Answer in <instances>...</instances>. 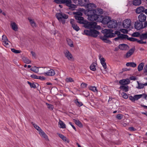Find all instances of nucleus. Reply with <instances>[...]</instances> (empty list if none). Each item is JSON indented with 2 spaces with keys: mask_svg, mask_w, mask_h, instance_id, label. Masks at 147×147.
Returning <instances> with one entry per match:
<instances>
[{
  "mask_svg": "<svg viewBox=\"0 0 147 147\" xmlns=\"http://www.w3.org/2000/svg\"><path fill=\"white\" fill-rule=\"evenodd\" d=\"M2 40L3 41V44L4 45L7 46L9 45L8 39L7 36L5 35H3L2 36Z\"/></svg>",
  "mask_w": 147,
  "mask_h": 147,
  "instance_id": "14",
  "label": "nucleus"
},
{
  "mask_svg": "<svg viewBox=\"0 0 147 147\" xmlns=\"http://www.w3.org/2000/svg\"><path fill=\"white\" fill-rule=\"evenodd\" d=\"M116 117L118 119L121 120L123 118V115L121 114H118L117 115Z\"/></svg>",
  "mask_w": 147,
  "mask_h": 147,
  "instance_id": "51",
  "label": "nucleus"
},
{
  "mask_svg": "<svg viewBox=\"0 0 147 147\" xmlns=\"http://www.w3.org/2000/svg\"><path fill=\"white\" fill-rule=\"evenodd\" d=\"M11 50L12 52L15 53H19L21 52L20 50H16L14 49H11Z\"/></svg>",
  "mask_w": 147,
  "mask_h": 147,
  "instance_id": "46",
  "label": "nucleus"
},
{
  "mask_svg": "<svg viewBox=\"0 0 147 147\" xmlns=\"http://www.w3.org/2000/svg\"><path fill=\"white\" fill-rule=\"evenodd\" d=\"M56 16L59 21L63 24H64L65 23V19H67L68 17L67 15L62 12L56 13Z\"/></svg>",
  "mask_w": 147,
  "mask_h": 147,
  "instance_id": "3",
  "label": "nucleus"
},
{
  "mask_svg": "<svg viewBox=\"0 0 147 147\" xmlns=\"http://www.w3.org/2000/svg\"><path fill=\"white\" fill-rule=\"evenodd\" d=\"M140 39L146 40L147 39V32L140 34Z\"/></svg>",
  "mask_w": 147,
  "mask_h": 147,
  "instance_id": "27",
  "label": "nucleus"
},
{
  "mask_svg": "<svg viewBox=\"0 0 147 147\" xmlns=\"http://www.w3.org/2000/svg\"><path fill=\"white\" fill-rule=\"evenodd\" d=\"M70 23L71 24L72 27L74 30L77 31H78L79 30L80 28L75 23V21L74 19H71Z\"/></svg>",
  "mask_w": 147,
  "mask_h": 147,
  "instance_id": "12",
  "label": "nucleus"
},
{
  "mask_svg": "<svg viewBox=\"0 0 147 147\" xmlns=\"http://www.w3.org/2000/svg\"><path fill=\"white\" fill-rule=\"evenodd\" d=\"M141 3V0H133V5L135 6H138Z\"/></svg>",
  "mask_w": 147,
  "mask_h": 147,
  "instance_id": "26",
  "label": "nucleus"
},
{
  "mask_svg": "<svg viewBox=\"0 0 147 147\" xmlns=\"http://www.w3.org/2000/svg\"><path fill=\"white\" fill-rule=\"evenodd\" d=\"M11 26L13 30L15 31H17L18 29V26L15 22H11Z\"/></svg>",
  "mask_w": 147,
  "mask_h": 147,
  "instance_id": "19",
  "label": "nucleus"
},
{
  "mask_svg": "<svg viewBox=\"0 0 147 147\" xmlns=\"http://www.w3.org/2000/svg\"><path fill=\"white\" fill-rule=\"evenodd\" d=\"M30 77L31 78L35 79H38V76L34 74L31 75Z\"/></svg>",
  "mask_w": 147,
  "mask_h": 147,
  "instance_id": "55",
  "label": "nucleus"
},
{
  "mask_svg": "<svg viewBox=\"0 0 147 147\" xmlns=\"http://www.w3.org/2000/svg\"><path fill=\"white\" fill-rule=\"evenodd\" d=\"M78 3L81 6L83 5V4L82 3V2L81 0H78L76 2V3Z\"/></svg>",
  "mask_w": 147,
  "mask_h": 147,
  "instance_id": "54",
  "label": "nucleus"
},
{
  "mask_svg": "<svg viewBox=\"0 0 147 147\" xmlns=\"http://www.w3.org/2000/svg\"><path fill=\"white\" fill-rule=\"evenodd\" d=\"M121 94L123 98L125 99H127L128 98V96L125 93L123 92Z\"/></svg>",
  "mask_w": 147,
  "mask_h": 147,
  "instance_id": "50",
  "label": "nucleus"
},
{
  "mask_svg": "<svg viewBox=\"0 0 147 147\" xmlns=\"http://www.w3.org/2000/svg\"><path fill=\"white\" fill-rule=\"evenodd\" d=\"M130 82L129 79L128 78L123 79L119 81V83L121 85H126L129 84Z\"/></svg>",
  "mask_w": 147,
  "mask_h": 147,
  "instance_id": "11",
  "label": "nucleus"
},
{
  "mask_svg": "<svg viewBox=\"0 0 147 147\" xmlns=\"http://www.w3.org/2000/svg\"><path fill=\"white\" fill-rule=\"evenodd\" d=\"M144 39H140V40H138L137 42L140 44H146V43L147 42L146 41H144L143 40Z\"/></svg>",
  "mask_w": 147,
  "mask_h": 147,
  "instance_id": "48",
  "label": "nucleus"
},
{
  "mask_svg": "<svg viewBox=\"0 0 147 147\" xmlns=\"http://www.w3.org/2000/svg\"><path fill=\"white\" fill-rule=\"evenodd\" d=\"M67 41L68 44L71 47H73L74 45L72 41L69 38L67 39Z\"/></svg>",
  "mask_w": 147,
  "mask_h": 147,
  "instance_id": "33",
  "label": "nucleus"
},
{
  "mask_svg": "<svg viewBox=\"0 0 147 147\" xmlns=\"http://www.w3.org/2000/svg\"><path fill=\"white\" fill-rule=\"evenodd\" d=\"M127 66H130L133 67H135L136 66V64L134 62L127 63L126 64Z\"/></svg>",
  "mask_w": 147,
  "mask_h": 147,
  "instance_id": "28",
  "label": "nucleus"
},
{
  "mask_svg": "<svg viewBox=\"0 0 147 147\" xmlns=\"http://www.w3.org/2000/svg\"><path fill=\"white\" fill-rule=\"evenodd\" d=\"M123 27L125 28H129L131 25V20L129 19L125 20L123 22Z\"/></svg>",
  "mask_w": 147,
  "mask_h": 147,
  "instance_id": "8",
  "label": "nucleus"
},
{
  "mask_svg": "<svg viewBox=\"0 0 147 147\" xmlns=\"http://www.w3.org/2000/svg\"><path fill=\"white\" fill-rule=\"evenodd\" d=\"M96 22H88L84 25V26L87 28H97L100 29V27L99 26H97Z\"/></svg>",
  "mask_w": 147,
  "mask_h": 147,
  "instance_id": "5",
  "label": "nucleus"
},
{
  "mask_svg": "<svg viewBox=\"0 0 147 147\" xmlns=\"http://www.w3.org/2000/svg\"><path fill=\"white\" fill-rule=\"evenodd\" d=\"M38 79H40L41 80H45L46 78L43 76H38Z\"/></svg>",
  "mask_w": 147,
  "mask_h": 147,
  "instance_id": "56",
  "label": "nucleus"
},
{
  "mask_svg": "<svg viewBox=\"0 0 147 147\" xmlns=\"http://www.w3.org/2000/svg\"><path fill=\"white\" fill-rule=\"evenodd\" d=\"M138 86L136 88L138 89H140L144 88V87L143 84L140 83L138 81H137Z\"/></svg>",
  "mask_w": 147,
  "mask_h": 147,
  "instance_id": "40",
  "label": "nucleus"
},
{
  "mask_svg": "<svg viewBox=\"0 0 147 147\" xmlns=\"http://www.w3.org/2000/svg\"><path fill=\"white\" fill-rule=\"evenodd\" d=\"M89 89L94 92H97L96 88L95 86H90L88 87Z\"/></svg>",
  "mask_w": 147,
  "mask_h": 147,
  "instance_id": "38",
  "label": "nucleus"
},
{
  "mask_svg": "<svg viewBox=\"0 0 147 147\" xmlns=\"http://www.w3.org/2000/svg\"><path fill=\"white\" fill-rule=\"evenodd\" d=\"M117 25V21L115 20H110L107 25L108 27L109 28H115Z\"/></svg>",
  "mask_w": 147,
  "mask_h": 147,
  "instance_id": "6",
  "label": "nucleus"
},
{
  "mask_svg": "<svg viewBox=\"0 0 147 147\" xmlns=\"http://www.w3.org/2000/svg\"><path fill=\"white\" fill-rule=\"evenodd\" d=\"M30 87L31 88H35L36 87V86L35 84L34 83H33L32 85H31Z\"/></svg>",
  "mask_w": 147,
  "mask_h": 147,
  "instance_id": "64",
  "label": "nucleus"
},
{
  "mask_svg": "<svg viewBox=\"0 0 147 147\" xmlns=\"http://www.w3.org/2000/svg\"><path fill=\"white\" fill-rule=\"evenodd\" d=\"M140 34L138 32H134L132 34V36L135 37H140Z\"/></svg>",
  "mask_w": 147,
  "mask_h": 147,
  "instance_id": "45",
  "label": "nucleus"
},
{
  "mask_svg": "<svg viewBox=\"0 0 147 147\" xmlns=\"http://www.w3.org/2000/svg\"><path fill=\"white\" fill-rule=\"evenodd\" d=\"M100 38L102 40L105 42V41H109L107 39L108 38L107 37L105 36V34H104L103 36H100Z\"/></svg>",
  "mask_w": 147,
  "mask_h": 147,
  "instance_id": "37",
  "label": "nucleus"
},
{
  "mask_svg": "<svg viewBox=\"0 0 147 147\" xmlns=\"http://www.w3.org/2000/svg\"><path fill=\"white\" fill-rule=\"evenodd\" d=\"M55 72L52 69H50L45 73V76H53L55 75Z\"/></svg>",
  "mask_w": 147,
  "mask_h": 147,
  "instance_id": "15",
  "label": "nucleus"
},
{
  "mask_svg": "<svg viewBox=\"0 0 147 147\" xmlns=\"http://www.w3.org/2000/svg\"><path fill=\"white\" fill-rule=\"evenodd\" d=\"M129 129L130 131H133L135 129L133 127H130L129 128Z\"/></svg>",
  "mask_w": 147,
  "mask_h": 147,
  "instance_id": "63",
  "label": "nucleus"
},
{
  "mask_svg": "<svg viewBox=\"0 0 147 147\" xmlns=\"http://www.w3.org/2000/svg\"><path fill=\"white\" fill-rule=\"evenodd\" d=\"M46 104L47 106V107L48 108H49V109L51 110H52L53 109L54 107L52 105L50 104H49L47 103H46Z\"/></svg>",
  "mask_w": 147,
  "mask_h": 147,
  "instance_id": "42",
  "label": "nucleus"
},
{
  "mask_svg": "<svg viewBox=\"0 0 147 147\" xmlns=\"http://www.w3.org/2000/svg\"><path fill=\"white\" fill-rule=\"evenodd\" d=\"M74 121L75 123L80 127H82V125L79 120L74 119Z\"/></svg>",
  "mask_w": 147,
  "mask_h": 147,
  "instance_id": "34",
  "label": "nucleus"
},
{
  "mask_svg": "<svg viewBox=\"0 0 147 147\" xmlns=\"http://www.w3.org/2000/svg\"><path fill=\"white\" fill-rule=\"evenodd\" d=\"M102 33L105 34L107 38H111L115 36V34L113 33V30L111 29H105L101 31Z\"/></svg>",
  "mask_w": 147,
  "mask_h": 147,
  "instance_id": "4",
  "label": "nucleus"
},
{
  "mask_svg": "<svg viewBox=\"0 0 147 147\" xmlns=\"http://www.w3.org/2000/svg\"><path fill=\"white\" fill-rule=\"evenodd\" d=\"M39 68L36 66L30 68V70L35 73H38L39 70Z\"/></svg>",
  "mask_w": 147,
  "mask_h": 147,
  "instance_id": "30",
  "label": "nucleus"
},
{
  "mask_svg": "<svg viewBox=\"0 0 147 147\" xmlns=\"http://www.w3.org/2000/svg\"><path fill=\"white\" fill-rule=\"evenodd\" d=\"M61 2L63 3L66 4V5L69 7L71 3V0H61Z\"/></svg>",
  "mask_w": 147,
  "mask_h": 147,
  "instance_id": "25",
  "label": "nucleus"
},
{
  "mask_svg": "<svg viewBox=\"0 0 147 147\" xmlns=\"http://www.w3.org/2000/svg\"><path fill=\"white\" fill-rule=\"evenodd\" d=\"M124 36H127V39L130 41L133 42L136 41L137 42L138 39L136 38H134L132 37L128 38V36H127V35H124Z\"/></svg>",
  "mask_w": 147,
  "mask_h": 147,
  "instance_id": "32",
  "label": "nucleus"
},
{
  "mask_svg": "<svg viewBox=\"0 0 147 147\" xmlns=\"http://www.w3.org/2000/svg\"><path fill=\"white\" fill-rule=\"evenodd\" d=\"M22 59L24 62L26 63L29 64L31 62V61L30 60L26 57H23L22 58Z\"/></svg>",
  "mask_w": 147,
  "mask_h": 147,
  "instance_id": "35",
  "label": "nucleus"
},
{
  "mask_svg": "<svg viewBox=\"0 0 147 147\" xmlns=\"http://www.w3.org/2000/svg\"><path fill=\"white\" fill-rule=\"evenodd\" d=\"M82 15V13L81 12H78L77 13L76 15V16H81Z\"/></svg>",
  "mask_w": 147,
  "mask_h": 147,
  "instance_id": "59",
  "label": "nucleus"
},
{
  "mask_svg": "<svg viewBox=\"0 0 147 147\" xmlns=\"http://www.w3.org/2000/svg\"><path fill=\"white\" fill-rule=\"evenodd\" d=\"M90 69L93 71H95L96 70V65L94 63L92 64L90 66Z\"/></svg>",
  "mask_w": 147,
  "mask_h": 147,
  "instance_id": "41",
  "label": "nucleus"
},
{
  "mask_svg": "<svg viewBox=\"0 0 147 147\" xmlns=\"http://www.w3.org/2000/svg\"><path fill=\"white\" fill-rule=\"evenodd\" d=\"M32 123V124L34 126V128L36 129L38 131H41V129H40V128L38 126H37L36 124H35L34 123Z\"/></svg>",
  "mask_w": 147,
  "mask_h": 147,
  "instance_id": "44",
  "label": "nucleus"
},
{
  "mask_svg": "<svg viewBox=\"0 0 147 147\" xmlns=\"http://www.w3.org/2000/svg\"><path fill=\"white\" fill-rule=\"evenodd\" d=\"M129 79L131 80H136V78L134 76H131L129 78Z\"/></svg>",
  "mask_w": 147,
  "mask_h": 147,
  "instance_id": "61",
  "label": "nucleus"
},
{
  "mask_svg": "<svg viewBox=\"0 0 147 147\" xmlns=\"http://www.w3.org/2000/svg\"><path fill=\"white\" fill-rule=\"evenodd\" d=\"M120 32L119 31H115V33H114V34H115V36L116 34L119 35L120 34Z\"/></svg>",
  "mask_w": 147,
  "mask_h": 147,
  "instance_id": "62",
  "label": "nucleus"
},
{
  "mask_svg": "<svg viewBox=\"0 0 147 147\" xmlns=\"http://www.w3.org/2000/svg\"><path fill=\"white\" fill-rule=\"evenodd\" d=\"M138 18L139 21L142 23L146 21V16L143 13H141L138 16Z\"/></svg>",
  "mask_w": 147,
  "mask_h": 147,
  "instance_id": "10",
  "label": "nucleus"
},
{
  "mask_svg": "<svg viewBox=\"0 0 147 147\" xmlns=\"http://www.w3.org/2000/svg\"><path fill=\"white\" fill-rule=\"evenodd\" d=\"M69 124L72 127H73V128L74 129V130L75 131H76V127H75L72 124V123L70 122H69Z\"/></svg>",
  "mask_w": 147,
  "mask_h": 147,
  "instance_id": "58",
  "label": "nucleus"
},
{
  "mask_svg": "<svg viewBox=\"0 0 147 147\" xmlns=\"http://www.w3.org/2000/svg\"><path fill=\"white\" fill-rule=\"evenodd\" d=\"M59 124L60 125V128H66L65 124L62 121L59 120Z\"/></svg>",
  "mask_w": 147,
  "mask_h": 147,
  "instance_id": "29",
  "label": "nucleus"
},
{
  "mask_svg": "<svg viewBox=\"0 0 147 147\" xmlns=\"http://www.w3.org/2000/svg\"><path fill=\"white\" fill-rule=\"evenodd\" d=\"M134 27L137 30H140L143 29L142 23L139 21H137L135 22Z\"/></svg>",
  "mask_w": 147,
  "mask_h": 147,
  "instance_id": "7",
  "label": "nucleus"
},
{
  "mask_svg": "<svg viewBox=\"0 0 147 147\" xmlns=\"http://www.w3.org/2000/svg\"><path fill=\"white\" fill-rule=\"evenodd\" d=\"M28 20L32 27L34 28L36 27V24L34 20L32 19L31 18H28Z\"/></svg>",
  "mask_w": 147,
  "mask_h": 147,
  "instance_id": "23",
  "label": "nucleus"
},
{
  "mask_svg": "<svg viewBox=\"0 0 147 147\" xmlns=\"http://www.w3.org/2000/svg\"><path fill=\"white\" fill-rule=\"evenodd\" d=\"M65 81L67 82H74L73 79L70 77L67 78L66 79Z\"/></svg>",
  "mask_w": 147,
  "mask_h": 147,
  "instance_id": "49",
  "label": "nucleus"
},
{
  "mask_svg": "<svg viewBox=\"0 0 147 147\" xmlns=\"http://www.w3.org/2000/svg\"><path fill=\"white\" fill-rule=\"evenodd\" d=\"M39 134L42 137L48 140V137L46 134L41 129V131H39Z\"/></svg>",
  "mask_w": 147,
  "mask_h": 147,
  "instance_id": "24",
  "label": "nucleus"
},
{
  "mask_svg": "<svg viewBox=\"0 0 147 147\" xmlns=\"http://www.w3.org/2000/svg\"><path fill=\"white\" fill-rule=\"evenodd\" d=\"M135 50L134 48H132L129 50V51L127 53L126 57L127 58H128L131 56Z\"/></svg>",
  "mask_w": 147,
  "mask_h": 147,
  "instance_id": "16",
  "label": "nucleus"
},
{
  "mask_svg": "<svg viewBox=\"0 0 147 147\" xmlns=\"http://www.w3.org/2000/svg\"><path fill=\"white\" fill-rule=\"evenodd\" d=\"M144 66V63H141L140 64H139L138 68V71H142L143 69Z\"/></svg>",
  "mask_w": 147,
  "mask_h": 147,
  "instance_id": "31",
  "label": "nucleus"
},
{
  "mask_svg": "<svg viewBox=\"0 0 147 147\" xmlns=\"http://www.w3.org/2000/svg\"><path fill=\"white\" fill-rule=\"evenodd\" d=\"M88 19L89 20L91 21L98 20L100 17L101 18L102 20V23L104 24H108L111 18L108 16H100V15L103 13V11L102 9L98 8L95 9H90L89 8Z\"/></svg>",
  "mask_w": 147,
  "mask_h": 147,
  "instance_id": "1",
  "label": "nucleus"
},
{
  "mask_svg": "<svg viewBox=\"0 0 147 147\" xmlns=\"http://www.w3.org/2000/svg\"><path fill=\"white\" fill-rule=\"evenodd\" d=\"M142 97V95L138 94L134 96L135 100H137L140 98Z\"/></svg>",
  "mask_w": 147,
  "mask_h": 147,
  "instance_id": "43",
  "label": "nucleus"
},
{
  "mask_svg": "<svg viewBox=\"0 0 147 147\" xmlns=\"http://www.w3.org/2000/svg\"><path fill=\"white\" fill-rule=\"evenodd\" d=\"M119 88L125 92H127L129 90V86L127 85H121Z\"/></svg>",
  "mask_w": 147,
  "mask_h": 147,
  "instance_id": "20",
  "label": "nucleus"
},
{
  "mask_svg": "<svg viewBox=\"0 0 147 147\" xmlns=\"http://www.w3.org/2000/svg\"><path fill=\"white\" fill-rule=\"evenodd\" d=\"M87 86V84H86L83 82L81 84L80 86L81 88H86Z\"/></svg>",
  "mask_w": 147,
  "mask_h": 147,
  "instance_id": "52",
  "label": "nucleus"
},
{
  "mask_svg": "<svg viewBox=\"0 0 147 147\" xmlns=\"http://www.w3.org/2000/svg\"><path fill=\"white\" fill-rule=\"evenodd\" d=\"M88 8L91 7L92 8H95L96 7V5L93 3H90L88 5Z\"/></svg>",
  "mask_w": 147,
  "mask_h": 147,
  "instance_id": "47",
  "label": "nucleus"
},
{
  "mask_svg": "<svg viewBox=\"0 0 147 147\" xmlns=\"http://www.w3.org/2000/svg\"><path fill=\"white\" fill-rule=\"evenodd\" d=\"M64 53L65 57L69 60H70L72 59L73 57L72 55L68 50H65Z\"/></svg>",
  "mask_w": 147,
  "mask_h": 147,
  "instance_id": "13",
  "label": "nucleus"
},
{
  "mask_svg": "<svg viewBox=\"0 0 147 147\" xmlns=\"http://www.w3.org/2000/svg\"><path fill=\"white\" fill-rule=\"evenodd\" d=\"M99 59L100 60V62L102 66L105 69H106L107 68V65L105 62V59L103 58L101 54L98 55Z\"/></svg>",
  "mask_w": 147,
  "mask_h": 147,
  "instance_id": "9",
  "label": "nucleus"
},
{
  "mask_svg": "<svg viewBox=\"0 0 147 147\" xmlns=\"http://www.w3.org/2000/svg\"><path fill=\"white\" fill-rule=\"evenodd\" d=\"M84 33L86 35L95 38L99 34L98 31L94 29L84 30Z\"/></svg>",
  "mask_w": 147,
  "mask_h": 147,
  "instance_id": "2",
  "label": "nucleus"
},
{
  "mask_svg": "<svg viewBox=\"0 0 147 147\" xmlns=\"http://www.w3.org/2000/svg\"><path fill=\"white\" fill-rule=\"evenodd\" d=\"M129 99L132 101L133 102H134L135 101L134 96H130L129 97Z\"/></svg>",
  "mask_w": 147,
  "mask_h": 147,
  "instance_id": "57",
  "label": "nucleus"
},
{
  "mask_svg": "<svg viewBox=\"0 0 147 147\" xmlns=\"http://www.w3.org/2000/svg\"><path fill=\"white\" fill-rule=\"evenodd\" d=\"M120 31L122 33H123L124 34L127 33L128 32V31L127 30L124 29H121L120 30Z\"/></svg>",
  "mask_w": 147,
  "mask_h": 147,
  "instance_id": "53",
  "label": "nucleus"
},
{
  "mask_svg": "<svg viewBox=\"0 0 147 147\" xmlns=\"http://www.w3.org/2000/svg\"><path fill=\"white\" fill-rule=\"evenodd\" d=\"M144 23V25H143V28L146 27L147 26V22L145 21Z\"/></svg>",
  "mask_w": 147,
  "mask_h": 147,
  "instance_id": "60",
  "label": "nucleus"
},
{
  "mask_svg": "<svg viewBox=\"0 0 147 147\" xmlns=\"http://www.w3.org/2000/svg\"><path fill=\"white\" fill-rule=\"evenodd\" d=\"M75 102L76 105L79 107L83 105V103L81 102H79L77 99L75 100Z\"/></svg>",
  "mask_w": 147,
  "mask_h": 147,
  "instance_id": "39",
  "label": "nucleus"
},
{
  "mask_svg": "<svg viewBox=\"0 0 147 147\" xmlns=\"http://www.w3.org/2000/svg\"><path fill=\"white\" fill-rule=\"evenodd\" d=\"M75 18L77 20L78 22L80 24H84V20L83 17L79 16H75Z\"/></svg>",
  "mask_w": 147,
  "mask_h": 147,
  "instance_id": "17",
  "label": "nucleus"
},
{
  "mask_svg": "<svg viewBox=\"0 0 147 147\" xmlns=\"http://www.w3.org/2000/svg\"><path fill=\"white\" fill-rule=\"evenodd\" d=\"M145 8L142 6H140L138 7L136 10V12L137 13L139 14L142 12H144Z\"/></svg>",
  "mask_w": 147,
  "mask_h": 147,
  "instance_id": "18",
  "label": "nucleus"
},
{
  "mask_svg": "<svg viewBox=\"0 0 147 147\" xmlns=\"http://www.w3.org/2000/svg\"><path fill=\"white\" fill-rule=\"evenodd\" d=\"M41 68L40 71V73H39L40 74H44L45 76V73L46 72L47 70L48 67H40Z\"/></svg>",
  "mask_w": 147,
  "mask_h": 147,
  "instance_id": "21",
  "label": "nucleus"
},
{
  "mask_svg": "<svg viewBox=\"0 0 147 147\" xmlns=\"http://www.w3.org/2000/svg\"><path fill=\"white\" fill-rule=\"evenodd\" d=\"M57 134L64 141H67L66 138L64 135L61 134H60L59 133H57Z\"/></svg>",
  "mask_w": 147,
  "mask_h": 147,
  "instance_id": "36",
  "label": "nucleus"
},
{
  "mask_svg": "<svg viewBox=\"0 0 147 147\" xmlns=\"http://www.w3.org/2000/svg\"><path fill=\"white\" fill-rule=\"evenodd\" d=\"M119 48L121 50H126L128 48V46L125 44H122L119 45Z\"/></svg>",
  "mask_w": 147,
  "mask_h": 147,
  "instance_id": "22",
  "label": "nucleus"
}]
</instances>
